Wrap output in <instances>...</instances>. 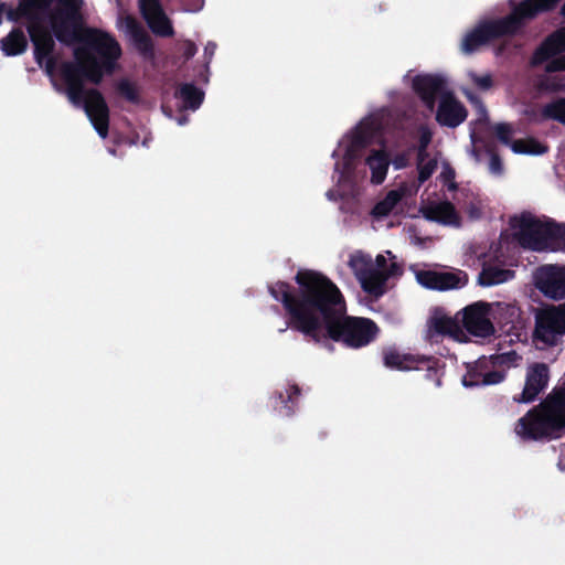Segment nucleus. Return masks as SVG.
Returning a JSON list of instances; mask_svg holds the SVG:
<instances>
[{
    "instance_id": "f257e3e1",
    "label": "nucleus",
    "mask_w": 565,
    "mask_h": 565,
    "mask_svg": "<svg viewBox=\"0 0 565 565\" xmlns=\"http://www.w3.org/2000/svg\"><path fill=\"white\" fill-rule=\"evenodd\" d=\"M84 0H57V7L50 15L52 32L63 44L83 43L74 50V62H63L60 74L68 100L83 106L86 116L102 138L109 129V107L97 88H85V81L99 85L104 73H113L121 56L118 41L109 33L85 26Z\"/></svg>"
},
{
    "instance_id": "f03ea898",
    "label": "nucleus",
    "mask_w": 565,
    "mask_h": 565,
    "mask_svg": "<svg viewBox=\"0 0 565 565\" xmlns=\"http://www.w3.org/2000/svg\"><path fill=\"white\" fill-rule=\"evenodd\" d=\"M298 287L286 281L268 286L270 296L280 302L288 317L286 328H291L318 342V271L300 269L295 277Z\"/></svg>"
},
{
    "instance_id": "7ed1b4c3",
    "label": "nucleus",
    "mask_w": 565,
    "mask_h": 565,
    "mask_svg": "<svg viewBox=\"0 0 565 565\" xmlns=\"http://www.w3.org/2000/svg\"><path fill=\"white\" fill-rule=\"evenodd\" d=\"M348 264L362 289L375 298L385 292V284L390 278L402 274V265L390 250L379 254L374 260L359 250L350 256Z\"/></svg>"
},
{
    "instance_id": "20e7f679",
    "label": "nucleus",
    "mask_w": 565,
    "mask_h": 565,
    "mask_svg": "<svg viewBox=\"0 0 565 565\" xmlns=\"http://www.w3.org/2000/svg\"><path fill=\"white\" fill-rule=\"evenodd\" d=\"M558 0H525L504 20L480 24L468 33L461 43L465 53H471L495 36L515 32L521 22L535 17L539 12L553 8Z\"/></svg>"
},
{
    "instance_id": "39448f33",
    "label": "nucleus",
    "mask_w": 565,
    "mask_h": 565,
    "mask_svg": "<svg viewBox=\"0 0 565 565\" xmlns=\"http://www.w3.org/2000/svg\"><path fill=\"white\" fill-rule=\"evenodd\" d=\"M565 426V388L554 390L535 411L522 417L515 431L523 439L553 437Z\"/></svg>"
},
{
    "instance_id": "423d86ee",
    "label": "nucleus",
    "mask_w": 565,
    "mask_h": 565,
    "mask_svg": "<svg viewBox=\"0 0 565 565\" xmlns=\"http://www.w3.org/2000/svg\"><path fill=\"white\" fill-rule=\"evenodd\" d=\"M547 235H565V225L542 222L531 214H522L510 220L508 230L500 238V256L516 243L535 250L547 248Z\"/></svg>"
},
{
    "instance_id": "0eeeda50",
    "label": "nucleus",
    "mask_w": 565,
    "mask_h": 565,
    "mask_svg": "<svg viewBox=\"0 0 565 565\" xmlns=\"http://www.w3.org/2000/svg\"><path fill=\"white\" fill-rule=\"evenodd\" d=\"M415 92L425 104L433 108L435 94L438 95L436 120L447 127H457L467 117L465 106L450 93L444 92L446 81L440 76L416 75L412 79Z\"/></svg>"
},
{
    "instance_id": "6e6552de",
    "label": "nucleus",
    "mask_w": 565,
    "mask_h": 565,
    "mask_svg": "<svg viewBox=\"0 0 565 565\" xmlns=\"http://www.w3.org/2000/svg\"><path fill=\"white\" fill-rule=\"evenodd\" d=\"M499 310H507L511 316L516 313V309L509 305L476 302L466 307L458 316L461 317L463 327L469 333L476 337H488L494 331L491 318H494Z\"/></svg>"
},
{
    "instance_id": "1a4fd4ad",
    "label": "nucleus",
    "mask_w": 565,
    "mask_h": 565,
    "mask_svg": "<svg viewBox=\"0 0 565 565\" xmlns=\"http://www.w3.org/2000/svg\"><path fill=\"white\" fill-rule=\"evenodd\" d=\"M345 300L338 286L329 278L320 276V329L334 332L345 313Z\"/></svg>"
},
{
    "instance_id": "9d476101",
    "label": "nucleus",
    "mask_w": 565,
    "mask_h": 565,
    "mask_svg": "<svg viewBox=\"0 0 565 565\" xmlns=\"http://www.w3.org/2000/svg\"><path fill=\"white\" fill-rule=\"evenodd\" d=\"M377 331V327L370 319L349 318L344 313L341 322L334 326V332L326 331V333L335 341H343L350 347L359 348L372 341Z\"/></svg>"
},
{
    "instance_id": "9b49d317",
    "label": "nucleus",
    "mask_w": 565,
    "mask_h": 565,
    "mask_svg": "<svg viewBox=\"0 0 565 565\" xmlns=\"http://www.w3.org/2000/svg\"><path fill=\"white\" fill-rule=\"evenodd\" d=\"M565 333V305L542 309L536 316L535 337L546 344Z\"/></svg>"
},
{
    "instance_id": "f8f14e48",
    "label": "nucleus",
    "mask_w": 565,
    "mask_h": 565,
    "mask_svg": "<svg viewBox=\"0 0 565 565\" xmlns=\"http://www.w3.org/2000/svg\"><path fill=\"white\" fill-rule=\"evenodd\" d=\"M414 274L416 281L424 288L440 291L461 288L468 282L467 274L460 270L437 271L415 268Z\"/></svg>"
},
{
    "instance_id": "ddd939ff",
    "label": "nucleus",
    "mask_w": 565,
    "mask_h": 565,
    "mask_svg": "<svg viewBox=\"0 0 565 565\" xmlns=\"http://www.w3.org/2000/svg\"><path fill=\"white\" fill-rule=\"evenodd\" d=\"M141 17L153 34L161 38L174 35L171 20L164 12L161 0H138Z\"/></svg>"
},
{
    "instance_id": "4468645a",
    "label": "nucleus",
    "mask_w": 565,
    "mask_h": 565,
    "mask_svg": "<svg viewBox=\"0 0 565 565\" xmlns=\"http://www.w3.org/2000/svg\"><path fill=\"white\" fill-rule=\"evenodd\" d=\"M536 286L547 297H565V267L543 266L536 271Z\"/></svg>"
},
{
    "instance_id": "2eb2a0df",
    "label": "nucleus",
    "mask_w": 565,
    "mask_h": 565,
    "mask_svg": "<svg viewBox=\"0 0 565 565\" xmlns=\"http://www.w3.org/2000/svg\"><path fill=\"white\" fill-rule=\"evenodd\" d=\"M26 31L34 46V60L39 66H43L44 57L54 53L55 42L53 36L40 20L29 22Z\"/></svg>"
},
{
    "instance_id": "dca6fc26",
    "label": "nucleus",
    "mask_w": 565,
    "mask_h": 565,
    "mask_svg": "<svg viewBox=\"0 0 565 565\" xmlns=\"http://www.w3.org/2000/svg\"><path fill=\"white\" fill-rule=\"evenodd\" d=\"M493 132L500 141L510 143L511 150L516 154H542L546 151V146L532 138L511 141L514 130L508 124L494 125Z\"/></svg>"
},
{
    "instance_id": "f3484780",
    "label": "nucleus",
    "mask_w": 565,
    "mask_h": 565,
    "mask_svg": "<svg viewBox=\"0 0 565 565\" xmlns=\"http://www.w3.org/2000/svg\"><path fill=\"white\" fill-rule=\"evenodd\" d=\"M490 361L480 359L472 364L467 365V373L462 377V384L466 387L497 384L503 380V374L499 371L488 372Z\"/></svg>"
},
{
    "instance_id": "a211bd4d",
    "label": "nucleus",
    "mask_w": 565,
    "mask_h": 565,
    "mask_svg": "<svg viewBox=\"0 0 565 565\" xmlns=\"http://www.w3.org/2000/svg\"><path fill=\"white\" fill-rule=\"evenodd\" d=\"M548 370L544 364L531 365L525 375L524 387L519 402L527 403L533 401L547 385Z\"/></svg>"
},
{
    "instance_id": "6ab92c4d",
    "label": "nucleus",
    "mask_w": 565,
    "mask_h": 565,
    "mask_svg": "<svg viewBox=\"0 0 565 565\" xmlns=\"http://www.w3.org/2000/svg\"><path fill=\"white\" fill-rule=\"evenodd\" d=\"M420 212L425 218L444 225L457 226L460 224L459 214L455 210V206L449 202H426L422 205Z\"/></svg>"
},
{
    "instance_id": "aec40b11",
    "label": "nucleus",
    "mask_w": 565,
    "mask_h": 565,
    "mask_svg": "<svg viewBox=\"0 0 565 565\" xmlns=\"http://www.w3.org/2000/svg\"><path fill=\"white\" fill-rule=\"evenodd\" d=\"M300 396V388L297 384L285 387L284 391H276L270 397L273 408L284 417L294 415Z\"/></svg>"
},
{
    "instance_id": "412c9836",
    "label": "nucleus",
    "mask_w": 565,
    "mask_h": 565,
    "mask_svg": "<svg viewBox=\"0 0 565 565\" xmlns=\"http://www.w3.org/2000/svg\"><path fill=\"white\" fill-rule=\"evenodd\" d=\"M429 328L431 331L449 335L458 342H465L467 340L466 332L460 327L458 320L444 312H435L429 321Z\"/></svg>"
},
{
    "instance_id": "4be33fe9",
    "label": "nucleus",
    "mask_w": 565,
    "mask_h": 565,
    "mask_svg": "<svg viewBox=\"0 0 565 565\" xmlns=\"http://www.w3.org/2000/svg\"><path fill=\"white\" fill-rule=\"evenodd\" d=\"M28 49V39L21 28L12 29L0 40V50L6 56L23 54Z\"/></svg>"
},
{
    "instance_id": "5701e85b",
    "label": "nucleus",
    "mask_w": 565,
    "mask_h": 565,
    "mask_svg": "<svg viewBox=\"0 0 565 565\" xmlns=\"http://www.w3.org/2000/svg\"><path fill=\"white\" fill-rule=\"evenodd\" d=\"M366 166L371 171V182L381 184L388 170V156L383 150H373L366 158Z\"/></svg>"
},
{
    "instance_id": "b1692460",
    "label": "nucleus",
    "mask_w": 565,
    "mask_h": 565,
    "mask_svg": "<svg viewBox=\"0 0 565 565\" xmlns=\"http://www.w3.org/2000/svg\"><path fill=\"white\" fill-rule=\"evenodd\" d=\"M565 51V29L552 35L535 53L533 63H542Z\"/></svg>"
},
{
    "instance_id": "393cba45",
    "label": "nucleus",
    "mask_w": 565,
    "mask_h": 565,
    "mask_svg": "<svg viewBox=\"0 0 565 565\" xmlns=\"http://www.w3.org/2000/svg\"><path fill=\"white\" fill-rule=\"evenodd\" d=\"M367 138L366 128L364 125H361L342 140L340 148L347 156L353 157L359 149L366 145Z\"/></svg>"
},
{
    "instance_id": "a878e982",
    "label": "nucleus",
    "mask_w": 565,
    "mask_h": 565,
    "mask_svg": "<svg viewBox=\"0 0 565 565\" xmlns=\"http://www.w3.org/2000/svg\"><path fill=\"white\" fill-rule=\"evenodd\" d=\"M406 194H411V188L407 184H402L398 189L390 191L386 196L375 205L373 210L374 215H387Z\"/></svg>"
},
{
    "instance_id": "bb28decb",
    "label": "nucleus",
    "mask_w": 565,
    "mask_h": 565,
    "mask_svg": "<svg viewBox=\"0 0 565 565\" xmlns=\"http://www.w3.org/2000/svg\"><path fill=\"white\" fill-rule=\"evenodd\" d=\"M175 97L182 100L185 108L198 109L204 98V93L192 83L182 84L175 92Z\"/></svg>"
},
{
    "instance_id": "cd10ccee",
    "label": "nucleus",
    "mask_w": 565,
    "mask_h": 565,
    "mask_svg": "<svg viewBox=\"0 0 565 565\" xmlns=\"http://www.w3.org/2000/svg\"><path fill=\"white\" fill-rule=\"evenodd\" d=\"M384 362L387 367L399 371L417 369L418 363L413 356L395 351L387 352L384 356Z\"/></svg>"
},
{
    "instance_id": "c85d7f7f",
    "label": "nucleus",
    "mask_w": 565,
    "mask_h": 565,
    "mask_svg": "<svg viewBox=\"0 0 565 565\" xmlns=\"http://www.w3.org/2000/svg\"><path fill=\"white\" fill-rule=\"evenodd\" d=\"M513 277V273L509 269L497 267H487L479 276V281L483 286H492L505 282Z\"/></svg>"
},
{
    "instance_id": "c756f323",
    "label": "nucleus",
    "mask_w": 565,
    "mask_h": 565,
    "mask_svg": "<svg viewBox=\"0 0 565 565\" xmlns=\"http://www.w3.org/2000/svg\"><path fill=\"white\" fill-rule=\"evenodd\" d=\"M439 159L437 157L428 158L427 153H423V150L418 151V181L425 182L430 178L433 172L436 170Z\"/></svg>"
},
{
    "instance_id": "7c9ffc66",
    "label": "nucleus",
    "mask_w": 565,
    "mask_h": 565,
    "mask_svg": "<svg viewBox=\"0 0 565 565\" xmlns=\"http://www.w3.org/2000/svg\"><path fill=\"white\" fill-rule=\"evenodd\" d=\"M136 46L143 57L152 60L154 57V45L145 31L140 30L134 34Z\"/></svg>"
},
{
    "instance_id": "2f4dec72",
    "label": "nucleus",
    "mask_w": 565,
    "mask_h": 565,
    "mask_svg": "<svg viewBox=\"0 0 565 565\" xmlns=\"http://www.w3.org/2000/svg\"><path fill=\"white\" fill-rule=\"evenodd\" d=\"M117 93L132 104L140 102L139 90L135 84L128 79H121L116 86Z\"/></svg>"
},
{
    "instance_id": "473e14b6",
    "label": "nucleus",
    "mask_w": 565,
    "mask_h": 565,
    "mask_svg": "<svg viewBox=\"0 0 565 565\" xmlns=\"http://www.w3.org/2000/svg\"><path fill=\"white\" fill-rule=\"evenodd\" d=\"M497 367H514L521 364L522 358L514 351L502 353L489 360Z\"/></svg>"
},
{
    "instance_id": "72a5a7b5",
    "label": "nucleus",
    "mask_w": 565,
    "mask_h": 565,
    "mask_svg": "<svg viewBox=\"0 0 565 565\" xmlns=\"http://www.w3.org/2000/svg\"><path fill=\"white\" fill-rule=\"evenodd\" d=\"M23 4L24 0H21L17 9L7 6V19L11 22H18L22 17H26L29 19V22H31L32 20H39L31 13L33 10H35V8L22 7Z\"/></svg>"
},
{
    "instance_id": "f704fd0d",
    "label": "nucleus",
    "mask_w": 565,
    "mask_h": 565,
    "mask_svg": "<svg viewBox=\"0 0 565 565\" xmlns=\"http://www.w3.org/2000/svg\"><path fill=\"white\" fill-rule=\"evenodd\" d=\"M468 77L471 84L480 90H487L492 86V79L489 74H477L475 72H469Z\"/></svg>"
},
{
    "instance_id": "c9c22d12",
    "label": "nucleus",
    "mask_w": 565,
    "mask_h": 565,
    "mask_svg": "<svg viewBox=\"0 0 565 565\" xmlns=\"http://www.w3.org/2000/svg\"><path fill=\"white\" fill-rule=\"evenodd\" d=\"M439 178L443 180L445 185L448 186L449 190H455L456 189V183L454 182L455 172L448 166L447 162H443L441 163V171H440Z\"/></svg>"
},
{
    "instance_id": "e433bc0d",
    "label": "nucleus",
    "mask_w": 565,
    "mask_h": 565,
    "mask_svg": "<svg viewBox=\"0 0 565 565\" xmlns=\"http://www.w3.org/2000/svg\"><path fill=\"white\" fill-rule=\"evenodd\" d=\"M547 114L565 124V99L548 106Z\"/></svg>"
},
{
    "instance_id": "4c0bfd02",
    "label": "nucleus",
    "mask_w": 565,
    "mask_h": 565,
    "mask_svg": "<svg viewBox=\"0 0 565 565\" xmlns=\"http://www.w3.org/2000/svg\"><path fill=\"white\" fill-rule=\"evenodd\" d=\"M547 248L565 250V235H547Z\"/></svg>"
},
{
    "instance_id": "58836bf2",
    "label": "nucleus",
    "mask_w": 565,
    "mask_h": 565,
    "mask_svg": "<svg viewBox=\"0 0 565 565\" xmlns=\"http://www.w3.org/2000/svg\"><path fill=\"white\" fill-rule=\"evenodd\" d=\"M181 50L182 56L184 57L185 61L192 58L198 52L195 43L190 40L183 42Z\"/></svg>"
},
{
    "instance_id": "ea45409f",
    "label": "nucleus",
    "mask_w": 565,
    "mask_h": 565,
    "mask_svg": "<svg viewBox=\"0 0 565 565\" xmlns=\"http://www.w3.org/2000/svg\"><path fill=\"white\" fill-rule=\"evenodd\" d=\"M466 95L472 100V103L476 106V110H477V115H478V120L480 122H487L488 121V115H487L486 108L481 105V103H479L477 99H475L469 93H466Z\"/></svg>"
},
{
    "instance_id": "a19ab883",
    "label": "nucleus",
    "mask_w": 565,
    "mask_h": 565,
    "mask_svg": "<svg viewBox=\"0 0 565 565\" xmlns=\"http://www.w3.org/2000/svg\"><path fill=\"white\" fill-rule=\"evenodd\" d=\"M430 140L431 132L426 128H422L419 130V151L423 150V153H426L425 149L429 145Z\"/></svg>"
},
{
    "instance_id": "79ce46f5",
    "label": "nucleus",
    "mask_w": 565,
    "mask_h": 565,
    "mask_svg": "<svg viewBox=\"0 0 565 565\" xmlns=\"http://www.w3.org/2000/svg\"><path fill=\"white\" fill-rule=\"evenodd\" d=\"M564 70H565V56L554 58L546 65V71H548V72H557V71H564Z\"/></svg>"
},
{
    "instance_id": "37998d69",
    "label": "nucleus",
    "mask_w": 565,
    "mask_h": 565,
    "mask_svg": "<svg viewBox=\"0 0 565 565\" xmlns=\"http://www.w3.org/2000/svg\"><path fill=\"white\" fill-rule=\"evenodd\" d=\"M392 162L395 169H403L409 162V154L405 152L396 154Z\"/></svg>"
},
{
    "instance_id": "c03bdc74",
    "label": "nucleus",
    "mask_w": 565,
    "mask_h": 565,
    "mask_svg": "<svg viewBox=\"0 0 565 565\" xmlns=\"http://www.w3.org/2000/svg\"><path fill=\"white\" fill-rule=\"evenodd\" d=\"M53 0H24L22 7H34L35 9H45L51 6Z\"/></svg>"
},
{
    "instance_id": "a18cd8bd",
    "label": "nucleus",
    "mask_w": 565,
    "mask_h": 565,
    "mask_svg": "<svg viewBox=\"0 0 565 565\" xmlns=\"http://www.w3.org/2000/svg\"><path fill=\"white\" fill-rule=\"evenodd\" d=\"M215 51H216V43L214 42H209L205 47H204V58L206 61V70L209 68V63L212 61L214 54H215Z\"/></svg>"
},
{
    "instance_id": "49530a36",
    "label": "nucleus",
    "mask_w": 565,
    "mask_h": 565,
    "mask_svg": "<svg viewBox=\"0 0 565 565\" xmlns=\"http://www.w3.org/2000/svg\"><path fill=\"white\" fill-rule=\"evenodd\" d=\"M44 61H45V72L47 75L52 76L56 68V57L54 56V54H52L51 56H45Z\"/></svg>"
},
{
    "instance_id": "de8ad7c7",
    "label": "nucleus",
    "mask_w": 565,
    "mask_h": 565,
    "mask_svg": "<svg viewBox=\"0 0 565 565\" xmlns=\"http://www.w3.org/2000/svg\"><path fill=\"white\" fill-rule=\"evenodd\" d=\"M467 213L470 218H478L482 213V207L480 206V204L471 203L467 209Z\"/></svg>"
},
{
    "instance_id": "09e8293b",
    "label": "nucleus",
    "mask_w": 565,
    "mask_h": 565,
    "mask_svg": "<svg viewBox=\"0 0 565 565\" xmlns=\"http://www.w3.org/2000/svg\"><path fill=\"white\" fill-rule=\"evenodd\" d=\"M204 7V0H192L191 7L188 9L190 12H199Z\"/></svg>"
},
{
    "instance_id": "8fccbe9b",
    "label": "nucleus",
    "mask_w": 565,
    "mask_h": 565,
    "mask_svg": "<svg viewBox=\"0 0 565 565\" xmlns=\"http://www.w3.org/2000/svg\"><path fill=\"white\" fill-rule=\"evenodd\" d=\"M491 171L494 173H499L501 171V163L497 158H492L490 164Z\"/></svg>"
},
{
    "instance_id": "3c124183",
    "label": "nucleus",
    "mask_w": 565,
    "mask_h": 565,
    "mask_svg": "<svg viewBox=\"0 0 565 565\" xmlns=\"http://www.w3.org/2000/svg\"><path fill=\"white\" fill-rule=\"evenodd\" d=\"M558 466L562 470H565V452L562 455V457L558 461Z\"/></svg>"
},
{
    "instance_id": "603ef678",
    "label": "nucleus",
    "mask_w": 565,
    "mask_h": 565,
    "mask_svg": "<svg viewBox=\"0 0 565 565\" xmlns=\"http://www.w3.org/2000/svg\"><path fill=\"white\" fill-rule=\"evenodd\" d=\"M3 11L7 12V4L6 3H1L0 4V24L2 23V12Z\"/></svg>"
}]
</instances>
